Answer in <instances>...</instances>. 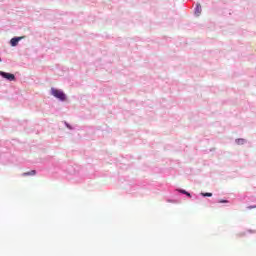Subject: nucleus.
<instances>
[{
	"instance_id": "f257e3e1",
	"label": "nucleus",
	"mask_w": 256,
	"mask_h": 256,
	"mask_svg": "<svg viewBox=\"0 0 256 256\" xmlns=\"http://www.w3.org/2000/svg\"><path fill=\"white\" fill-rule=\"evenodd\" d=\"M51 93H52L53 97H56V99H60V101H65V99H66L65 93H63V91H61V90L52 88Z\"/></svg>"
},
{
	"instance_id": "f03ea898",
	"label": "nucleus",
	"mask_w": 256,
	"mask_h": 256,
	"mask_svg": "<svg viewBox=\"0 0 256 256\" xmlns=\"http://www.w3.org/2000/svg\"><path fill=\"white\" fill-rule=\"evenodd\" d=\"M1 77L7 79L8 81H15V75L7 72L0 71Z\"/></svg>"
},
{
	"instance_id": "7ed1b4c3",
	"label": "nucleus",
	"mask_w": 256,
	"mask_h": 256,
	"mask_svg": "<svg viewBox=\"0 0 256 256\" xmlns=\"http://www.w3.org/2000/svg\"><path fill=\"white\" fill-rule=\"evenodd\" d=\"M21 39H25V37H14L10 40V45L12 47H17V45H19V41H21Z\"/></svg>"
},
{
	"instance_id": "20e7f679",
	"label": "nucleus",
	"mask_w": 256,
	"mask_h": 256,
	"mask_svg": "<svg viewBox=\"0 0 256 256\" xmlns=\"http://www.w3.org/2000/svg\"><path fill=\"white\" fill-rule=\"evenodd\" d=\"M201 11H202L201 4H197L195 8V16L199 17V15H201Z\"/></svg>"
},
{
	"instance_id": "39448f33",
	"label": "nucleus",
	"mask_w": 256,
	"mask_h": 256,
	"mask_svg": "<svg viewBox=\"0 0 256 256\" xmlns=\"http://www.w3.org/2000/svg\"><path fill=\"white\" fill-rule=\"evenodd\" d=\"M36 174H37V171L32 170V171L23 173V176H24V177H27V176H29V175H36Z\"/></svg>"
},
{
	"instance_id": "423d86ee",
	"label": "nucleus",
	"mask_w": 256,
	"mask_h": 256,
	"mask_svg": "<svg viewBox=\"0 0 256 256\" xmlns=\"http://www.w3.org/2000/svg\"><path fill=\"white\" fill-rule=\"evenodd\" d=\"M202 196L203 197H213V193H209V192L202 193Z\"/></svg>"
},
{
	"instance_id": "0eeeda50",
	"label": "nucleus",
	"mask_w": 256,
	"mask_h": 256,
	"mask_svg": "<svg viewBox=\"0 0 256 256\" xmlns=\"http://www.w3.org/2000/svg\"><path fill=\"white\" fill-rule=\"evenodd\" d=\"M180 193H183V195H187V197H191V194L185 190H179Z\"/></svg>"
},
{
	"instance_id": "6e6552de",
	"label": "nucleus",
	"mask_w": 256,
	"mask_h": 256,
	"mask_svg": "<svg viewBox=\"0 0 256 256\" xmlns=\"http://www.w3.org/2000/svg\"><path fill=\"white\" fill-rule=\"evenodd\" d=\"M238 145H243L245 143L244 139H238L237 140Z\"/></svg>"
},
{
	"instance_id": "1a4fd4ad",
	"label": "nucleus",
	"mask_w": 256,
	"mask_h": 256,
	"mask_svg": "<svg viewBox=\"0 0 256 256\" xmlns=\"http://www.w3.org/2000/svg\"><path fill=\"white\" fill-rule=\"evenodd\" d=\"M218 203H229L227 200H219Z\"/></svg>"
},
{
	"instance_id": "9d476101",
	"label": "nucleus",
	"mask_w": 256,
	"mask_h": 256,
	"mask_svg": "<svg viewBox=\"0 0 256 256\" xmlns=\"http://www.w3.org/2000/svg\"><path fill=\"white\" fill-rule=\"evenodd\" d=\"M249 209H255V206H250Z\"/></svg>"
},
{
	"instance_id": "9b49d317",
	"label": "nucleus",
	"mask_w": 256,
	"mask_h": 256,
	"mask_svg": "<svg viewBox=\"0 0 256 256\" xmlns=\"http://www.w3.org/2000/svg\"><path fill=\"white\" fill-rule=\"evenodd\" d=\"M67 127H68L69 129H71V128L69 127V125H67Z\"/></svg>"
},
{
	"instance_id": "f8f14e48",
	"label": "nucleus",
	"mask_w": 256,
	"mask_h": 256,
	"mask_svg": "<svg viewBox=\"0 0 256 256\" xmlns=\"http://www.w3.org/2000/svg\"><path fill=\"white\" fill-rule=\"evenodd\" d=\"M0 63H1V58H0Z\"/></svg>"
}]
</instances>
